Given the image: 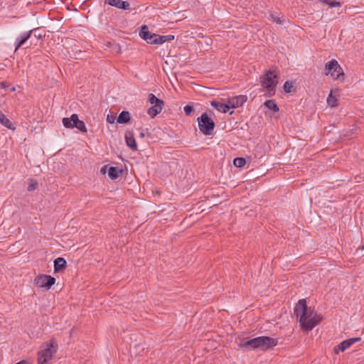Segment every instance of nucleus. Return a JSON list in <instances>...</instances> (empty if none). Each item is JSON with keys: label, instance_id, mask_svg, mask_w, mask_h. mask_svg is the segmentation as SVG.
<instances>
[{"label": "nucleus", "instance_id": "obj_5", "mask_svg": "<svg viewBox=\"0 0 364 364\" xmlns=\"http://www.w3.org/2000/svg\"><path fill=\"white\" fill-rule=\"evenodd\" d=\"M198 127L200 131L205 135L213 134L215 122L210 119L207 113H203L198 118Z\"/></svg>", "mask_w": 364, "mask_h": 364}, {"label": "nucleus", "instance_id": "obj_20", "mask_svg": "<svg viewBox=\"0 0 364 364\" xmlns=\"http://www.w3.org/2000/svg\"><path fill=\"white\" fill-rule=\"evenodd\" d=\"M0 123L9 129H14L11 121L2 113H0Z\"/></svg>", "mask_w": 364, "mask_h": 364}, {"label": "nucleus", "instance_id": "obj_2", "mask_svg": "<svg viewBox=\"0 0 364 364\" xmlns=\"http://www.w3.org/2000/svg\"><path fill=\"white\" fill-rule=\"evenodd\" d=\"M277 345V341L269 336H259L239 344L240 348H244L247 350L260 349L262 350H267Z\"/></svg>", "mask_w": 364, "mask_h": 364}, {"label": "nucleus", "instance_id": "obj_21", "mask_svg": "<svg viewBox=\"0 0 364 364\" xmlns=\"http://www.w3.org/2000/svg\"><path fill=\"white\" fill-rule=\"evenodd\" d=\"M267 18L277 24H279V25L282 24L284 22V20H282L279 16V15H277V14H274V13H269L267 16Z\"/></svg>", "mask_w": 364, "mask_h": 364}, {"label": "nucleus", "instance_id": "obj_26", "mask_svg": "<svg viewBox=\"0 0 364 364\" xmlns=\"http://www.w3.org/2000/svg\"><path fill=\"white\" fill-rule=\"evenodd\" d=\"M283 88L286 93H290L294 91V88L292 83L289 81L284 82Z\"/></svg>", "mask_w": 364, "mask_h": 364}, {"label": "nucleus", "instance_id": "obj_37", "mask_svg": "<svg viewBox=\"0 0 364 364\" xmlns=\"http://www.w3.org/2000/svg\"><path fill=\"white\" fill-rule=\"evenodd\" d=\"M362 250H364V245L360 247Z\"/></svg>", "mask_w": 364, "mask_h": 364}, {"label": "nucleus", "instance_id": "obj_6", "mask_svg": "<svg viewBox=\"0 0 364 364\" xmlns=\"http://www.w3.org/2000/svg\"><path fill=\"white\" fill-rule=\"evenodd\" d=\"M147 101L150 105H151L149 108L147 113L151 118H154L162 111L164 107V102L156 97L155 95L152 93L149 94Z\"/></svg>", "mask_w": 364, "mask_h": 364}, {"label": "nucleus", "instance_id": "obj_30", "mask_svg": "<svg viewBox=\"0 0 364 364\" xmlns=\"http://www.w3.org/2000/svg\"><path fill=\"white\" fill-rule=\"evenodd\" d=\"M116 119V117L113 114H108L107 116V122L110 124H113Z\"/></svg>", "mask_w": 364, "mask_h": 364}, {"label": "nucleus", "instance_id": "obj_13", "mask_svg": "<svg viewBox=\"0 0 364 364\" xmlns=\"http://www.w3.org/2000/svg\"><path fill=\"white\" fill-rule=\"evenodd\" d=\"M125 140L127 145L131 148L132 150H137V145L134 137V134L132 132L127 131L125 133Z\"/></svg>", "mask_w": 364, "mask_h": 364}, {"label": "nucleus", "instance_id": "obj_7", "mask_svg": "<svg viewBox=\"0 0 364 364\" xmlns=\"http://www.w3.org/2000/svg\"><path fill=\"white\" fill-rule=\"evenodd\" d=\"M56 341L53 339L50 341V343L46 345V348L41 350L38 354V364H46L50 360L53 354L56 351Z\"/></svg>", "mask_w": 364, "mask_h": 364}, {"label": "nucleus", "instance_id": "obj_24", "mask_svg": "<svg viewBox=\"0 0 364 364\" xmlns=\"http://www.w3.org/2000/svg\"><path fill=\"white\" fill-rule=\"evenodd\" d=\"M246 161L244 158L238 157L233 160V164L235 167L241 168L245 165Z\"/></svg>", "mask_w": 364, "mask_h": 364}, {"label": "nucleus", "instance_id": "obj_36", "mask_svg": "<svg viewBox=\"0 0 364 364\" xmlns=\"http://www.w3.org/2000/svg\"><path fill=\"white\" fill-rule=\"evenodd\" d=\"M15 90H16L15 87H12L11 91L14 92V91H15Z\"/></svg>", "mask_w": 364, "mask_h": 364}, {"label": "nucleus", "instance_id": "obj_9", "mask_svg": "<svg viewBox=\"0 0 364 364\" xmlns=\"http://www.w3.org/2000/svg\"><path fill=\"white\" fill-rule=\"evenodd\" d=\"M55 282V279L50 275L41 274L36 277L34 279V284L38 287H45L46 289H49Z\"/></svg>", "mask_w": 364, "mask_h": 364}, {"label": "nucleus", "instance_id": "obj_34", "mask_svg": "<svg viewBox=\"0 0 364 364\" xmlns=\"http://www.w3.org/2000/svg\"><path fill=\"white\" fill-rule=\"evenodd\" d=\"M105 169H106V166H103L102 168H101V172H102L103 173H105Z\"/></svg>", "mask_w": 364, "mask_h": 364}, {"label": "nucleus", "instance_id": "obj_27", "mask_svg": "<svg viewBox=\"0 0 364 364\" xmlns=\"http://www.w3.org/2000/svg\"><path fill=\"white\" fill-rule=\"evenodd\" d=\"M174 38L173 36L168 35V36H159V44H162L165 43L166 41H171Z\"/></svg>", "mask_w": 364, "mask_h": 364}, {"label": "nucleus", "instance_id": "obj_18", "mask_svg": "<svg viewBox=\"0 0 364 364\" xmlns=\"http://www.w3.org/2000/svg\"><path fill=\"white\" fill-rule=\"evenodd\" d=\"M130 120V114L129 112L123 111L122 112L117 118V122L119 124H125L129 122Z\"/></svg>", "mask_w": 364, "mask_h": 364}, {"label": "nucleus", "instance_id": "obj_33", "mask_svg": "<svg viewBox=\"0 0 364 364\" xmlns=\"http://www.w3.org/2000/svg\"><path fill=\"white\" fill-rule=\"evenodd\" d=\"M318 1L322 2V3H323L325 4H327V5L329 3V0H318Z\"/></svg>", "mask_w": 364, "mask_h": 364}, {"label": "nucleus", "instance_id": "obj_28", "mask_svg": "<svg viewBox=\"0 0 364 364\" xmlns=\"http://www.w3.org/2000/svg\"><path fill=\"white\" fill-rule=\"evenodd\" d=\"M38 187V183L36 181H33V180H31V182L28 187V191H32L36 189Z\"/></svg>", "mask_w": 364, "mask_h": 364}, {"label": "nucleus", "instance_id": "obj_25", "mask_svg": "<svg viewBox=\"0 0 364 364\" xmlns=\"http://www.w3.org/2000/svg\"><path fill=\"white\" fill-rule=\"evenodd\" d=\"M159 35L156 34H151V36H149V38H146V41L149 43L151 44H159Z\"/></svg>", "mask_w": 364, "mask_h": 364}, {"label": "nucleus", "instance_id": "obj_29", "mask_svg": "<svg viewBox=\"0 0 364 364\" xmlns=\"http://www.w3.org/2000/svg\"><path fill=\"white\" fill-rule=\"evenodd\" d=\"M183 109L186 115H191L194 110L193 106L191 105H186Z\"/></svg>", "mask_w": 364, "mask_h": 364}, {"label": "nucleus", "instance_id": "obj_16", "mask_svg": "<svg viewBox=\"0 0 364 364\" xmlns=\"http://www.w3.org/2000/svg\"><path fill=\"white\" fill-rule=\"evenodd\" d=\"M211 105L214 107L218 111L222 112L223 113L227 112L228 109L230 108L229 103L224 104L216 101H212Z\"/></svg>", "mask_w": 364, "mask_h": 364}, {"label": "nucleus", "instance_id": "obj_32", "mask_svg": "<svg viewBox=\"0 0 364 364\" xmlns=\"http://www.w3.org/2000/svg\"><path fill=\"white\" fill-rule=\"evenodd\" d=\"M0 86H1V87H2V88H4V89H5V88H6V87H7L6 82H1V83H0Z\"/></svg>", "mask_w": 364, "mask_h": 364}, {"label": "nucleus", "instance_id": "obj_3", "mask_svg": "<svg viewBox=\"0 0 364 364\" xmlns=\"http://www.w3.org/2000/svg\"><path fill=\"white\" fill-rule=\"evenodd\" d=\"M277 84L278 77L274 71L269 70L265 75L261 77V85L267 90L269 96H272L275 94Z\"/></svg>", "mask_w": 364, "mask_h": 364}, {"label": "nucleus", "instance_id": "obj_10", "mask_svg": "<svg viewBox=\"0 0 364 364\" xmlns=\"http://www.w3.org/2000/svg\"><path fill=\"white\" fill-rule=\"evenodd\" d=\"M360 340V338H353L341 342L339 345H338L334 348V351L336 353H338L339 351H344L346 349L349 348L353 343H355Z\"/></svg>", "mask_w": 364, "mask_h": 364}, {"label": "nucleus", "instance_id": "obj_22", "mask_svg": "<svg viewBox=\"0 0 364 364\" xmlns=\"http://www.w3.org/2000/svg\"><path fill=\"white\" fill-rule=\"evenodd\" d=\"M337 102H338V100H337L336 97L333 95V92L331 90L330 95H328V97L327 98V103L331 107H335L338 105Z\"/></svg>", "mask_w": 364, "mask_h": 364}, {"label": "nucleus", "instance_id": "obj_12", "mask_svg": "<svg viewBox=\"0 0 364 364\" xmlns=\"http://www.w3.org/2000/svg\"><path fill=\"white\" fill-rule=\"evenodd\" d=\"M105 3L112 6H114L116 8L124 10L129 9L130 7V4L128 1L122 0H105Z\"/></svg>", "mask_w": 364, "mask_h": 364}, {"label": "nucleus", "instance_id": "obj_19", "mask_svg": "<svg viewBox=\"0 0 364 364\" xmlns=\"http://www.w3.org/2000/svg\"><path fill=\"white\" fill-rule=\"evenodd\" d=\"M264 105L269 109L272 110L274 112H277L279 111V108L274 100H267L264 103Z\"/></svg>", "mask_w": 364, "mask_h": 364}, {"label": "nucleus", "instance_id": "obj_1", "mask_svg": "<svg viewBox=\"0 0 364 364\" xmlns=\"http://www.w3.org/2000/svg\"><path fill=\"white\" fill-rule=\"evenodd\" d=\"M294 314L299 318V323L305 331L312 330L322 320V317L308 307L305 299H300L294 308Z\"/></svg>", "mask_w": 364, "mask_h": 364}, {"label": "nucleus", "instance_id": "obj_4", "mask_svg": "<svg viewBox=\"0 0 364 364\" xmlns=\"http://www.w3.org/2000/svg\"><path fill=\"white\" fill-rule=\"evenodd\" d=\"M325 74L326 75L330 74L334 80H344L345 75L343 69L336 60L333 59L327 63L325 65Z\"/></svg>", "mask_w": 364, "mask_h": 364}, {"label": "nucleus", "instance_id": "obj_31", "mask_svg": "<svg viewBox=\"0 0 364 364\" xmlns=\"http://www.w3.org/2000/svg\"><path fill=\"white\" fill-rule=\"evenodd\" d=\"M330 7H336V6H340V3L338 2V1H331L329 0V3L328 4Z\"/></svg>", "mask_w": 364, "mask_h": 364}, {"label": "nucleus", "instance_id": "obj_23", "mask_svg": "<svg viewBox=\"0 0 364 364\" xmlns=\"http://www.w3.org/2000/svg\"><path fill=\"white\" fill-rule=\"evenodd\" d=\"M151 33L149 31L148 27L146 26H143L141 27V29L139 32V36L141 38L144 40H146L147 38H149V36H151Z\"/></svg>", "mask_w": 364, "mask_h": 364}, {"label": "nucleus", "instance_id": "obj_11", "mask_svg": "<svg viewBox=\"0 0 364 364\" xmlns=\"http://www.w3.org/2000/svg\"><path fill=\"white\" fill-rule=\"evenodd\" d=\"M247 98L245 95H239L229 99L228 103L230 108H236L242 106Z\"/></svg>", "mask_w": 364, "mask_h": 364}, {"label": "nucleus", "instance_id": "obj_15", "mask_svg": "<svg viewBox=\"0 0 364 364\" xmlns=\"http://www.w3.org/2000/svg\"><path fill=\"white\" fill-rule=\"evenodd\" d=\"M67 267V262L63 257H58L54 260V272H59Z\"/></svg>", "mask_w": 364, "mask_h": 364}, {"label": "nucleus", "instance_id": "obj_35", "mask_svg": "<svg viewBox=\"0 0 364 364\" xmlns=\"http://www.w3.org/2000/svg\"><path fill=\"white\" fill-rule=\"evenodd\" d=\"M139 136H140V137H144V134L143 132H141Z\"/></svg>", "mask_w": 364, "mask_h": 364}, {"label": "nucleus", "instance_id": "obj_8", "mask_svg": "<svg viewBox=\"0 0 364 364\" xmlns=\"http://www.w3.org/2000/svg\"><path fill=\"white\" fill-rule=\"evenodd\" d=\"M63 124L66 128L72 129L76 127L82 132H87L85 124L78 119V116L76 114H73L70 118H63Z\"/></svg>", "mask_w": 364, "mask_h": 364}, {"label": "nucleus", "instance_id": "obj_17", "mask_svg": "<svg viewBox=\"0 0 364 364\" xmlns=\"http://www.w3.org/2000/svg\"><path fill=\"white\" fill-rule=\"evenodd\" d=\"M122 169H119L117 167L112 166L109 169L108 176L111 179L114 180L117 178L120 174H122Z\"/></svg>", "mask_w": 364, "mask_h": 364}, {"label": "nucleus", "instance_id": "obj_14", "mask_svg": "<svg viewBox=\"0 0 364 364\" xmlns=\"http://www.w3.org/2000/svg\"><path fill=\"white\" fill-rule=\"evenodd\" d=\"M33 30L22 33L19 38L16 39L15 50L19 49L22 45L31 37Z\"/></svg>", "mask_w": 364, "mask_h": 364}]
</instances>
